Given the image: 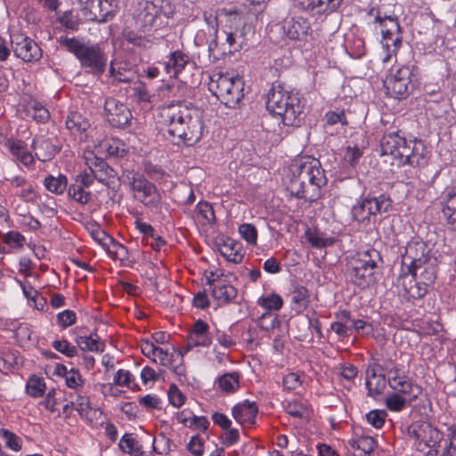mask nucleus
<instances>
[{"mask_svg":"<svg viewBox=\"0 0 456 456\" xmlns=\"http://www.w3.org/2000/svg\"><path fill=\"white\" fill-rule=\"evenodd\" d=\"M159 123L164 137L177 146H193L202 137L204 124L199 109L178 101L161 108Z\"/></svg>","mask_w":456,"mask_h":456,"instance_id":"1","label":"nucleus"},{"mask_svg":"<svg viewBox=\"0 0 456 456\" xmlns=\"http://www.w3.org/2000/svg\"><path fill=\"white\" fill-rule=\"evenodd\" d=\"M289 172L288 190L293 196L310 202L319 199L321 188L327 179L318 159L311 157L297 159L291 164Z\"/></svg>","mask_w":456,"mask_h":456,"instance_id":"2","label":"nucleus"},{"mask_svg":"<svg viewBox=\"0 0 456 456\" xmlns=\"http://www.w3.org/2000/svg\"><path fill=\"white\" fill-rule=\"evenodd\" d=\"M266 109L281 118L284 126H299L304 120L305 103L298 93L289 92L280 85H273L266 95Z\"/></svg>","mask_w":456,"mask_h":456,"instance_id":"3","label":"nucleus"},{"mask_svg":"<svg viewBox=\"0 0 456 456\" xmlns=\"http://www.w3.org/2000/svg\"><path fill=\"white\" fill-rule=\"evenodd\" d=\"M60 43L73 53L83 69H88L91 74L102 76L107 68L108 54L101 44L85 42L76 37H61Z\"/></svg>","mask_w":456,"mask_h":456,"instance_id":"4","label":"nucleus"},{"mask_svg":"<svg viewBox=\"0 0 456 456\" xmlns=\"http://www.w3.org/2000/svg\"><path fill=\"white\" fill-rule=\"evenodd\" d=\"M208 89L228 108H236L244 97L243 79L229 74H214L210 77Z\"/></svg>","mask_w":456,"mask_h":456,"instance_id":"5","label":"nucleus"},{"mask_svg":"<svg viewBox=\"0 0 456 456\" xmlns=\"http://www.w3.org/2000/svg\"><path fill=\"white\" fill-rule=\"evenodd\" d=\"M175 6L169 0H139L134 15L136 24L143 30L152 28L160 15L170 18Z\"/></svg>","mask_w":456,"mask_h":456,"instance_id":"6","label":"nucleus"},{"mask_svg":"<svg viewBox=\"0 0 456 456\" xmlns=\"http://www.w3.org/2000/svg\"><path fill=\"white\" fill-rule=\"evenodd\" d=\"M392 207L389 196L380 194L377 197H365L353 206L351 214L353 218L360 224H370L374 223L377 215L387 213Z\"/></svg>","mask_w":456,"mask_h":456,"instance_id":"7","label":"nucleus"},{"mask_svg":"<svg viewBox=\"0 0 456 456\" xmlns=\"http://www.w3.org/2000/svg\"><path fill=\"white\" fill-rule=\"evenodd\" d=\"M407 434L414 439L413 445L419 452L435 446L442 447L443 433L430 422L414 421L407 428Z\"/></svg>","mask_w":456,"mask_h":456,"instance_id":"8","label":"nucleus"},{"mask_svg":"<svg viewBox=\"0 0 456 456\" xmlns=\"http://www.w3.org/2000/svg\"><path fill=\"white\" fill-rule=\"evenodd\" d=\"M414 69L413 65H404L387 75L383 81L387 94L399 100L406 98L414 88L411 79Z\"/></svg>","mask_w":456,"mask_h":456,"instance_id":"9","label":"nucleus"},{"mask_svg":"<svg viewBox=\"0 0 456 456\" xmlns=\"http://www.w3.org/2000/svg\"><path fill=\"white\" fill-rule=\"evenodd\" d=\"M379 253L375 249H370L360 254L352 262L350 275L355 284L359 287L368 286L373 279L377 260Z\"/></svg>","mask_w":456,"mask_h":456,"instance_id":"10","label":"nucleus"},{"mask_svg":"<svg viewBox=\"0 0 456 456\" xmlns=\"http://www.w3.org/2000/svg\"><path fill=\"white\" fill-rule=\"evenodd\" d=\"M134 198L149 208H156L160 202V193L156 185L148 181L142 174L132 172L127 175Z\"/></svg>","mask_w":456,"mask_h":456,"instance_id":"11","label":"nucleus"},{"mask_svg":"<svg viewBox=\"0 0 456 456\" xmlns=\"http://www.w3.org/2000/svg\"><path fill=\"white\" fill-rule=\"evenodd\" d=\"M384 370L387 384L394 391L411 395V399H417L422 393L421 387L413 384L398 365L387 366Z\"/></svg>","mask_w":456,"mask_h":456,"instance_id":"12","label":"nucleus"},{"mask_svg":"<svg viewBox=\"0 0 456 456\" xmlns=\"http://www.w3.org/2000/svg\"><path fill=\"white\" fill-rule=\"evenodd\" d=\"M11 45L14 54L26 62L37 61L42 57V50L37 42L23 34H12Z\"/></svg>","mask_w":456,"mask_h":456,"instance_id":"13","label":"nucleus"},{"mask_svg":"<svg viewBox=\"0 0 456 456\" xmlns=\"http://www.w3.org/2000/svg\"><path fill=\"white\" fill-rule=\"evenodd\" d=\"M375 21L379 22L381 26L382 44L383 46L389 51L391 45L394 49L392 52H396L402 44L400 36L401 28L396 16L385 15L381 17L377 15Z\"/></svg>","mask_w":456,"mask_h":456,"instance_id":"14","label":"nucleus"},{"mask_svg":"<svg viewBox=\"0 0 456 456\" xmlns=\"http://www.w3.org/2000/svg\"><path fill=\"white\" fill-rule=\"evenodd\" d=\"M104 112L107 121L113 127L125 128L131 123L132 113L129 108L113 97L105 100Z\"/></svg>","mask_w":456,"mask_h":456,"instance_id":"15","label":"nucleus"},{"mask_svg":"<svg viewBox=\"0 0 456 456\" xmlns=\"http://www.w3.org/2000/svg\"><path fill=\"white\" fill-rule=\"evenodd\" d=\"M429 257L434 256L428 255L427 245L424 241L419 240L409 241L405 247L404 253L402 254V272L416 268V265L427 261Z\"/></svg>","mask_w":456,"mask_h":456,"instance_id":"16","label":"nucleus"},{"mask_svg":"<svg viewBox=\"0 0 456 456\" xmlns=\"http://www.w3.org/2000/svg\"><path fill=\"white\" fill-rule=\"evenodd\" d=\"M282 30L292 40H304L306 38L311 26L307 19L301 16L288 17L282 21Z\"/></svg>","mask_w":456,"mask_h":456,"instance_id":"17","label":"nucleus"},{"mask_svg":"<svg viewBox=\"0 0 456 456\" xmlns=\"http://www.w3.org/2000/svg\"><path fill=\"white\" fill-rule=\"evenodd\" d=\"M295 6L310 12L321 15L336 12L343 0H293Z\"/></svg>","mask_w":456,"mask_h":456,"instance_id":"18","label":"nucleus"},{"mask_svg":"<svg viewBox=\"0 0 456 456\" xmlns=\"http://www.w3.org/2000/svg\"><path fill=\"white\" fill-rule=\"evenodd\" d=\"M441 206L448 230L456 232V187L449 188L443 193Z\"/></svg>","mask_w":456,"mask_h":456,"instance_id":"19","label":"nucleus"},{"mask_svg":"<svg viewBox=\"0 0 456 456\" xmlns=\"http://www.w3.org/2000/svg\"><path fill=\"white\" fill-rule=\"evenodd\" d=\"M405 272L411 274L412 278L430 287L436 279L437 260L435 256L429 257L427 261L416 265V268Z\"/></svg>","mask_w":456,"mask_h":456,"instance_id":"20","label":"nucleus"},{"mask_svg":"<svg viewBox=\"0 0 456 456\" xmlns=\"http://www.w3.org/2000/svg\"><path fill=\"white\" fill-rule=\"evenodd\" d=\"M118 10V0H96L91 5L90 19L101 23H105L113 19Z\"/></svg>","mask_w":456,"mask_h":456,"instance_id":"21","label":"nucleus"},{"mask_svg":"<svg viewBox=\"0 0 456 456\" xmlns=\"http://www.w3.org/2000/svg\"><path fill=\"white\" fill-rule=\"evenodd\" d=\"M54 138L37 137L33 139L31 148L35 151V156L42 162L53 159L61 151V147L55 143Z\"/></svg>","mask_w":456,"mask_h":456,"instance_id":"22","label":"nucleus"},{"mask_svg":"<svg viewBox=\"0 0 456 456\" xmlns=\"http://www.w3.org/2000/svg\"><path fill=\"white\" fill-rule=\"evenodd\" d=\"M209 326L202 320H198L190 331L185 353L189 352L194 346H208L211 344V338L208 336Z\"/></svg>","mask_w":456,"mask_h":456,"instance_id":"23","label":"nucleus"},{"mask_svg":"<svg viewBox=\"0 0 456 456\" xmlns=\"http://www.w3.org/2000/svg\"><path fill=\"white\" fill-rule=\"evenodd\" d=\"M5 146L16 161L27 167L34 165V156L28 150L27 143L22 140L9 138L5 142Z\"/></svg>","mask_w":456,"mask_h":456,"instance_id":"24","label":"nucleus"},{"mask_svg":"<svg viewBox=\"0 0 456 456\" xmlns=\"http://www.w3.org/2000/svg\"><path fill=\"white\" fill-rule=\"evenodd\" d=\"M398 282L403 286L405 295L412 299L422 298L428 293L429 288L420 281L412 278L405 270L400 275Z\"/></svg>","mask_w":456,"mask_h":456,"instance_id":"25","label":"nucleus"},{"mask_svg":"<svg viewBox=\"0 0 456 456\" xmlns=\"http://www.w3.org/2000/svg\"><path fill=\"white\" fill-rule=\"evenodd\" d=\"M220 254L229 262L239 264L243 258V247L240 242L232 239H220L216 242Z\"/></svg>","mask_w":456,"mask_h":456,"instance_id":"26","label":"nucleus"},{"mask_svg":"<svg viewBox=\"0 0 456 456\" xmlns=\"http://www.w3.org/2000/svg\"><path fill=\"white\" fill-rule=\"evenodd\" d=\"M383 368L380 365H376L371 369H368L366 371V388L368 390V396L376 398L381 395L386 388L387 379L385 374H378L377 370Z\"/></svg>","mask_w":456,"mask_h":456,"instance_id":"27","label":"nucleus"},{"mask_svg":"<svg viewBox=\"0 0 456 456\" xmlns=\"http://www.w3.org/2000/svg\"><path fill=\"white\" fill-rule=\"evenodd\" d=\"M258 408L255 402L244 400L242 403L236 404L232 408V416L240 424L255 423Z\"/></svg>","mask_w":456,"mask_h":456,"instance_id":"28","label":"nucleus"},{"mask_svg":"<svg viewBox=\"0 0 456 456\" xmlns=\"http://www.w3.org/2000/svg\"><path fill=\"white\" fill-rule=\"evenodd\" d=\"M189 65V57L181 51H175L170 53L167 61L165 64L166 70L170 76L175 78L184 77L183 71Z\"/></svg>","mask_w":456,"mask_h":456,"instance_id":"29","label":"nucleus"},{"mask_svg":"<svg viewBox=\"0 0 456 456\" xmlns=\"http://www.w3.org/2000/svg\"><path fill=\"white\" fill-rule=\"evenodd\" d=\"M404 139L397 132L386 134L380 142L381 154L391 156L395 159L401 146L404 144Z\"/></svg>","mask_w":456,"mask_h":456,"instance_id":"30","label":"nucleus"},{"mask_svg":"<svg viewBox=\"0 0 456 456\" xmlns=\"http://www.w3.org/2000/svg\"><path fill=\"white\" fill-rule=\"evenodd\" d=\"M348 445L353 450V456H370L376 448L377 443L370 436H360L349 440Z\"/></svg>","mask_w":456,"mask_h":456,"instance_id":"31","label":"nucleus"},{"mask_svg":"<svg viewBox=\"0 0 456 456\" xmlns=\"http://www.w3.org/2000/svg\"><path fill=\"white\" fill-rule=\"evenodd\" d=\"M176 79L178 80L177 82L166 86V89L169 93L168 96L177 98L176 101H173L171 103H177L178 101L186 102L183 99L190 94L191 87L188 86L185 77Z\"/></svg>","mask_w":456,"mask_h":456,"instance_id":"32","label":"nucleus"},{"mask_svg":"<svg viewBox=\"0 0 456 456\" xmlns=\"http://www.w3.org/2000/svg\"><path fill=\"white\" fill-rule=\"evenodd\" d=\"M416 399H411V395H403L395 391L386 398V406L389 411H401L407 404L411 405Z\"/></svg>","mask_w":456,"mask_h":456,"instance_id":"33","label":"nucleus"},{"mask_svg":"<svg viewBox=\"0 0 456 456\" xmlns=\"http://www.w3.org/2000/svg\"><path fill=\"white\" fill-rule=\"evenodd\" d=\"M213 297L219 303L226 304L235 298L237 289L230 284L217 282L211 290Z\"/></svg>","mask_w":456,"mask_h":456,"instance_id":"34","label":"nucleus"},{"mask_svg":"<svg viewBox=\"0 0 456 456\" xmlns=\"http://www.w3.org/2000/svg\"><path fill=\"white\" fill-rule=\"evenodd\" d=\"M94 169L91 168L94 177L102 183L108 184L107 178H114L117 172L102 159L95 158L94 162Z\"/></svg>","mask_w":456,"mask_h":456,"instance_id":"35","label":"nucleus"},{"mask_svg":"<svg viewBox=\"0 0 456 456\" xmlns=\"http://www.w3.org/2000/svg\"><path fill=\"white\" fill-rule=\"evenodd\" d=\"M76 343L82 351H92L102 353L104 351V343L100 341L97 335L79 336L76 338Z\"/></svg>","mask_w":456,"mask_h":456,"instance_id":"36","label":"nucleus"},{"mask_svg":"<svg viewBox=\"0 0 456 456\" xmlns=\"http://www.w3.org/2000/svg\"><path fill=\"white\" fill-rule=\"evenodd\" d=\"M293 308L297 312H301L308 305V290L304 286H295L289 294Z\"/></svg>","mask_w":456,"mask_h":456,"instance_id":"37","label":"nucleus"},{"mask_svg":"<svg viewBox=\"0 0 456 456\" xmlns=\"http://www.w3.org/2000/svg\"><path fill=\"white\" fill-rule=\"evenodd\" d=\"M44 185L49 191L61 195L68 190V179L64 175H60L56 177L49 175L45 178Z\"/></svg>","mask_w":456,"mask_h":456,"instance_id":"38","label":"nucleus"},{"mask_svg":"<svg viewBox=\"0 0 456 456\" xmlns=\"http://www.w3.org/2000/svg\"><path fill=\"white\" fill-rule=\"evenodd\" d=\"M66 127L71 133H81L89 127L88 121L78 112H70L66 118Z\"/></svg>","mask_w":456,"mask_h":456,"instance_id":"39","label":"nucleus"},{"mask_svg":"<svg viewBox=\"0 0 456 456\" xmlns=\"http://www.w3.org/2000/svg\"><path fill=\"white\" fill-rule=\"evenodd\" d=\"M239 374L237 372H227L221 376L218 380V387L224 393H234L239 388Z\"/></svg>","mask_w":456,"mask_h":456,"instance_id":"40","label":"nucleus"},{"mask_svg":"<svg viewBox=\"0 0 456 456\" xmlns=\"http://www.w3.org/2000/svg\"><path fill=\"white\" fill-rule=\"evenodd\" d=\"M27 393L35 398L41 397L45 391V383L43 378L31 375L26 385Z\"/></svg>","mask_w":456,"mask_h":456,"instance_id":"41","label":"nucleus"},{"mask_svg":"<svg viewBox=\"0 0 456 456\" xmlns=\"http://www.w3.org/2000/svg\"><path fill=\"white\" fill-rule=\"evenodd\" d=\"M68 195L69 198L81 205L87 204L92 197L90 191H86L85 187L76 183L70 184L68 188Z\"/></svg>","mask_w":456,"mask_h":456,"instance_id":"42","label":"nucleus"},{"mask_svg":"<svg viewBox=\"0 0 456 456\" xmlns=\"http://www.w3.org/2000/svg\"><path fill=\"white\" fill-rule=\"evenodd\" d=\"M110 77L112 78V84L117 85L118 83L130 84L135 78L134 72L131 70H126L125 69L118 68L116 69L111 63L110 69Z\"/></svg>","mask_w":456,"mask_h":456,"instance_id":"43","label":"nucleus"},{"mask_svg":"<svg viewBox=\"0 0 456 456\" xmlns=\"http://www.w3.org/2000/svg\"><path fill=\"white\" fill-rule=\"evenodd\" d=\"M286 412L294 417L302 419L309 418V410L306 404L299 401L289 402L285 407Z\"/></svg>","mask_w":456,"mask_h":456,"instance_id":"44","label":"nucleus"},{"mask_svg":"<svg viewBox=\"0 0 456 456\" xmlns=\"http://www.w3.org/2000/svg\"><path fill=\"white\" fill-rule=\"evenodd\" d=\"M103 147L110 157L122 158L126 154V149L125 144L117 139H111L106 141L103 143Z\"/></svg>","mask_w":456,"mask_h":456,"instance_id":"45","label":"nucleus"},{"mask_svg":"<svg viewBox=\"0 0 456 456\" xmlns=\"http://www.w3.org/2000/svg\"><path fill=\"white\" fill-rule=\"evenodd\" d=\"M417 142H420V141L414 140L407 142L404 139V144L401 146L398 157L395 159L398 160V165L407 164L414 151H417Z\"/></svg>","mask_w":456,"mask_h":456,"instance_id":"46","label":"nucleus"},{"mask_svg":"<svg viewBox=\"0 0 456 456\" xmlns=\"http://www.w3.org/2000/svg\"><path fill=\"white\" fill-rule=\"evenodd\" d=\"M52 346L59 353L69 358H72L77 354V346H73L66 339L54 340L52 343Z\"/></svg>","mask_w":456,"mask_h":456,"instance_id":"47","label":"nucleus"},{"mask_svg":"<svg viewBox=\"0 0 456 456\" xmlns=\"http://www.w3.org/2000/svg\"><path fill=\"white\" fill-rule=\"evenodd\" d=\"M0 434L8 448L16 452L21 449V439L14 433L2 428Z\"/></svg>","mask_w":456,"mask_h":456,"instance_id":"48","label":"nucleus"},{"mask_svg":"<svg viewBox=\"0 0 456 456\" xmlns=\"http://www.w3.org/2000/svg\"><path fill=\"white\" fill-rule=\"evenodd\" d=\"M258 305L268 310H280L282 307V298L277 295L273 294L265 297L258 299Z\"/></svg>","mask_w":456,"mask_h":456,"instance_id":"49","label":"nucleus"},{"mask_svg":"<svg viewBox=\"0 0 456 456\" xmlns=\"http://www.w3.org/2000/svg\"><path fill=\"white\" fill-rule=\"evenodd\" d=\"M4 242L13 248H21L25 242V237L19 232L11 231L4 235Z\"/></svg>","mask_w":456,"mask_h":456,"instance_id":"50","label":"nucleus"},{"mask_svg":"<svg viewBox=\"0 0 456 456\" xmlns=\"http://www.w3.org/2000/svg\"><path fill=\"white\" fill-rule=\"evenodd\" d=\"M240 236L249 244H256L257 240V231L255 225L251 224H242L239 227Z\"/></svg>","mask_w":456,"mask_h":456,"instance_id":"51","label":"nucleus"},{"mask_svg":"<svg viewBox=\"0 0 456 456\" xmlns=\"http://www.w3.org/2000/svg\"><path fill=\"white\" fill-rule=\"evenodd\" d=\"M386 417L387 413L382 410H372L366 414L368 423L376 428L383 427Z\"/></svg>","mask_w":456,"mask_h":456,"instance_id":"52","label":"nucleus"},{"mask_svg":"<svg viewBox=\"0 0 456 456\" xmlns=\"http://www.w3.org/2000/svg\"><path fill=\"white\" fill-rule=\"evenodd\" d=\"M417 151H414L411 158H410L409 161L407 162V165H410L411 167H423L427 164V159L424 154V145L422 142H417Z\"/></svg>","mask_w":456,"mask_h":456,"instance_id":"53","label":"nucleus"},{"mask_svg":"<svg viewBox=\"0 0 456 456\" xmlns=\"http://www.w3.org/2000/svg\"><path fill=\"white\" fill-rule=\"evenodd\" d=\"M327 125L333 126L338 123L345 126L347 124L345 111L343 110H337L335 111H329L325 115Z\"/></svg>","mask_w":456,"mask_h":456,"instance_id":"54","label":"nucleus"},{"mask_svg":"<svg viewBox=\"0 0 456 456\" xmlns=\"http://www.w3.org/2000/svg\"><path fill=\"white\" fill-rule=\"evenodd\" d=\"M76 313L72 310H64L57 314L58 324L66 329L76 322Z\"/></svg>","mask_w":456,"mask_h":456,"instance_id":"55","label":"nucleus"},{"mask_svg":"<svg viewBox=\"0 0 456 456\" xmlns=\"http://www.w3.org/2000/svg\"><path fill=\"white\" fill-rule=\"evenodd\" d=\"M168 400L175 407H181L184 403L185 396L179 388L172 384L168 390Z\"/></svg>","mask_w":456,"mask_h":456,"instance_id":"56","label":"nucleus"},{"mask_svg":"<svg viewBox=\"0 0 456 456\" xmlns=\"http://www.w3.org/2000/svg\"><path fill=\"white\" fill-rule=\"evenodd\" d=\"M225 43L228 45V48H225V44H222V52L219 53L220 56L232 54V53L239 51L240 48V45L236 42L234 34L232 32L226 33Z\"/></svg>","mask_w":456,"mask_h":456,"instance_id":"57","label":"nucleus"},{"mask_svg":"<svg viewBox=\"0 0 456 456\" xmlns=\"http://www.w3.org/2000/svg\"><path fill=\"white\" fill-rule=\"evenodd\" d=\"M448 439L443 438V447L447 450L452 456H456V427L452 426L448 428Z\"/></svg>","mask_w":456,"mask_h":456,"instance_id":"58","label":"nucleus"},{"mask_svg":"<svg viewBox=\"0 0 456 456\" xmlns=\"http://www.w3.org/2000/svg\"><path fill=\"white\" fill-rule=\"evenodd\" d=\"M197 210L207 222L211 223L215 221L214 209L208 202L200 201L197 205Z\"/></svg>","mask_w":456,"mask_h":456,"instance_id":"59","label":"nucleus"},{"mask_svg":"<svg viewBox=\"0 0 456 456\" xmlns=\"http://www.w3.org/2000/svg\"><path fill=\"white\" fill-rule=\"evenodd\" d=\"M132 379L133 375L128 370H118L114 377V384L132 388Z\"/></svg>","mask_w":456,"mask_h":456,"instance_id":"60","label":"nucleus"},{"mask_svg":"<svg viewBox=\"0 0 456 456\" xmlns=\"http://www.w3.org/2000/svg\"><path fill=\"white\" fill-rule=\"evenodd\" d=\"M141 406L146 409H160L161 400L156 395H147L138 399Z\"/></svg>","mask_w":456,"mask_h":456,"instance_id":"61","label":"nucleus"},{"mask_svg":"<svg viewBox=\"0 0 456 456\" xmlns=\"http://www.w3.org/2000/svg\"><path fill=\"white\" fill-rule=\"evenodd\" d=\"M133 90L139 101L144 102H151L152 95L147 91L144 83L141 81L135 82Z\"/></svg>","mask_w":456,"mask_h":456,"instance_id":"62","label":"nucleus"},{"mask_svg":"<svg viewBox=\"0 0 456 456\" xmlns=\"http://www.w3.org/2000/svg\"><path fill=\"white\" fill-rule=\"evenodd\" d=\"M66 384L70 388H77L82 387L83 379L79 371L76 369H71L65 377Z\"/></svg>","mask_w":456,"mask_h":456,"instance_id":"63","label":"nucleus"},{"mask_svg":"<svg viewBox=\"0 0 456 456\" xmlns=\"http://www.w3.org/2000/svg\"><path fill=\"white\" fill-rule=\"evenodd\" d=\"M187 449L195 456H201L204 452L203 440L198 436H194L191 438Z\"/></svg>","mask_w":456,"mask_h":456,"instance_id":"64","label":"nucleus"}]
</instances>
